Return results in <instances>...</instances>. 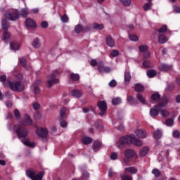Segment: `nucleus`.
<instances>
[{"label": "nucleus", "mask_w": 180, "mask_h": 180, "mask_svg": "<svg viewBox=\"0 0 180 180\" xmlns=\"http://www.w3.org/2000/svg\"><path fill=\"white\" fill-rule=\"evenodd\" d=\"M120 53L117 50H112L110 53L111 57H117L119 56Z\"/></svg>", "instance_id": "nucleus-55"}, {"label": "nucleus", "mask_w": 180, "mask_h": 180, "mask_svg": "<svg viewBox=\"0 0 180 180\" xmlns=\"http://www.w3.org/2000/svg\"><path fill=\"white\" fill-rule=\"evenodd\" d=\"M6 81V75H3L0 76V82H2L4 86H8V84H5Z\"/></svg>", "instance_id": "nucleus-46"}, {"label": "nucleus", "mask_w": 180, "mask_h": 180, "mask_svg": "<svg viewBox=\"0 0 180 180\" xmlns=\"http://www.w3.org/2000/svg\"><path fill=\"white\" fill-rule=\"evenodd\" d=\"M1 28L4 32L8 31L9 29V22H8V20L5 18L1 20Z\"/></svg>", "instance_id": "nucleus-26"}, {"label": "nucleus", "mask_w": 180, "mask_h": 180, "mask_svg": "<svg viewBox=\"0 0 180 180\" xmlns=\"http://www.w3.org/2000/svg\"><path fill=\"white\" fill-rule=\"evenodd\" d=\"M136 98L141 103H142V105H147V101H146V98H144V96H143L141 94H138L136 95Z\"/></svg>", "instance_id": "nucleus-29"}, {"label": "nucleus", "mask_w": 180, "mask_h": 180, "mask_svg": "<svg viewBox=\"0 0 180 180\" xmlns=\"http://www.w3.org/2000/svg\"><path fill=\"white\" fill-rule=\"evenodd\" d=\"M173 12L174 13H180V7L178 6H173Z\"/></svg>", "instance_id": "nucleus-59"}, {"label": "nucleus", "mask_w": 180, "mask_h": 180, "mask_svg": "<svg viewBox=\"0 0 180 180\" xmlns=\"http://www.w3.org/2000/svg\"><path fill=\"white\" fill-rule=\"evenodd\" d=\"M24 117H25V122L22 121L20 122V124L22 125V126H25V124H28L29 126H32L33 124V120H32V118H30V116H29V115L27 114H25L24 115Z\"/></svg>", "instance_id": "nucleus-14"}, {"label": "nucleus", "mask_w": 180, "mask_h": 180, "mask_svg": "<svg viewBox=\"0 0 180 180\" xmlns=\"http://www.w3.org/2000/svg\"><path fill=\"white\" fill-rule=\"evenodd\" d=\"M58 77V71L55 70L51 73L49 77V79L47 81V84L49 85V88H51L54 84H58V79H56Z\"/></svg>", "instance_id": "nucleus-5"}, {"label": "nucleus", "mask_w": 180, "mask_h": 180, "mask_svg": "<svg viewBox=\"0 0 180 180\" xmlns=\"http://www.w3.org/2000/svg\"><path fill=\"white\" fill-rule=\"evenodd\" d=\"M120 178L122 180H133V176L126 174L125 172L120 174Z\"/></svg>", "instance_id": "nucleus-39"}, {"label": "nucleus", "mask_w": 180, "mask_h": 180, "mask_svg": "<svg viewBox=\"0 0 180 180\" xmlns=\"http://www.w3.org/2000/svg\"><path fill=\"white\" fill-rule=\"evenodd\" d=\"M25 25L27 27H30L31 29H34L37 27V25L36 24V22L32 18H27L25 20Z\"/></svg>", "instance_id": "nucleus-11"}, {"label": "nucleus", "mask_w": 180, "mask_h": 180, "mask_svg": "<svg viewBox=\"0 0 180 180\" xmlns=\"http://www.w3.org/2000/svg\"><path fill=\"white\" fill-rule=\"evenodd\" d=\"M165 124L167 126H172L174 124V120L172 118H169L166 120Z\"/></svg>", "instance_id": "nucleus-56"}, {"label": "nucleus", "mask_w": 180, "mask_h": 180, "mask_svg": "<svg viewBox=\"0 0 180 180\" xmlns=\"http://www.w3.org/2000/svg\"><path fill=\"white\" fill-rule=\"evenodd\" d=\"M79 169L82 171V177L81 179H73L72 180H87L89 179V173L86 170H83L82 167H80Z\"/></svg>", "instance_id": "nucleus-12"}, {"label": "nucleus", "mask_w": 180, "mask_h": 180, "mask_svg": "<svg viewBox=\"0 0 180 180\" xmlns=\"http://www.w3.org/2000/svg\"><path fill=\"white\" fill-rule=\"evenodd\" d=\"M98 109L101 110L99 112L100 116H103L106 113V110L108 109V105H106V102L104 101L98 102Z\"/></svg>", "instance_id": "nucleus-8"}, {"label": "nucleus", "mask_w": 180, "mask_h": 180, "mask_svg": "<svg viewBox=\"0 0 180 180\" xmlns=\"http://www.w3.org/2000/svg\"><path fill=\"white\" fill-rule=\"evenodd\" d=\"M13 131L16 133L18 139H26L29 136V130L20 124H15L13 127Z\"/></svg>", "instance_id": "nucleus-2"}, {"label": "nucleus", "mask_w": 180, "mask_h": 180, "mask_svg": "<svg viewBox=\"0 0 180 180\" xmlns=\"http://www.w3.org/2000/svg\"><path fill=\"white\" fill-rule=\"evenodd\" d=\"M131 79V76L130 75V72H125L124 84L125 85H129Z\"/></svg>", "instance_id": "nucleus-27"}, {"label": "nucleus", "mask_w": 180, "mask_h": 180, "mask_svg": "<svg viewBox=\"0 0 180 180\" xmlns=\"http://www.w3.org/2000/svg\"><path fill=\"white\" fill-rule=\"evenodd\" d=\"M2 39L5 41V44H8L9 43V39H11V33L8 31H4Z\"/></svg>", "instance_id": "nucleus-20"}, {"label": "nucleus", "mask_w": 180, "mask_h": 180, "mask_svg": "<svg viewBox=\"0 0 180 180\" xmlns=\"http://www.w3.org/2000/svg\"><path fill=\"white\" fill-rule=\"evenodd\" d=\"M129 37L131 41H137V40H139V37H137V35L132 34L129 35Z\"/></svg>", "instance_id": "nucleus-58"}, {"label": "nucleus", "mask_w": 180, "mask_h": 180, "mask_svg": "<svg viewBox=\"0 0 180 180\" xmlns=\"http://www.w3.org/2000/svg\"><path fill=\"white\" fill-rule=\"evenodd\" d=\"M110 159L113 160H117V153H116L115 152L111 153Z\"/></svg>", "instance_id": "nucleus-64"}, {"label": "nucleus", "mask_w": 180, "mask_h": 180, "mask_svg": "<svg viewBox=\"0 0 180 180\" xmlns=\"http://www.w3.org/2000/svg\"><path fill=\"white\" fill-rule=\"evenodd\" d=\"M82 143L83 144H91L92 143V138L86 136L82 139Z\"/></svg>", "instance_id": "nucleus-38"}, {"label": "nucleus", "mask_w": 180, "mask_h": 180, "mask_svg": "<svg viewBox=\"0 0 180 180\" xmlns=\"http://www.w3.org/2000/svg\"><path fill=\"white\" fill-rule=\"evenodd\" d=\"M172 134L173 137H174L175 139H179L180 134L178 130L174 131Z\"/></svg>", "instance_id": "nucleus-61"}, {"label": "nucleus", "mask_w": 180, "mask_h": 180, "mask_svg": "<svg viewBox=\"0 0 180 180\" xmlns=\"http://www.w3.org/2000/svg\"><path fill=\"white\" fill-rule=\"evenodd\" d=\"M148 50V48L147 47V45L139 46V51L144 53V51H147Z\"/></svg>", "instance_id": "nucleus-52"}, {"label": "nucleus", "mask_w": 180, "mask_h": 180, "mask_svg": "<svg viewBox=\"0 0 180 180\" xmlns=\"http://www.w3.org/2000/svg\"><path fill=\"white\" fill-rule=\"evenodd\" d=\"M20 15H21L22 18H27V15H29V9L28 8H22L20 10Z\"/></svg>", "instance_id": "nucleus-37"}, {"label": "nucleus", "mask_w": 180, "mask_h": 180, "mask_svg": "<svg viewBox=\"0 0 180 180\" xmlns=\"http://www.w3.org/2000/svg\"><path fill=\"white\" fill-rule=\"evenodd\" d=\"M41 27H43V29H46V28L49 27V22H47V21H43L41 23Z\"/></svg>", "instance_id": "nucleus-62"}, {"label": "nucleus", "mask_w": 180, "mask_h": 180, "mask_svg": "<svg viewBox=\"0 0 180 180\" xmlns=\"http://www.w3.org/2000/svg\"><path fill=\"white\" fill-rule=\"evenodd\" d=\"M124 154L127 158H133L136 155V152L133 149H127Z\"/></svg>", "instance_id": "nucleus-17"}, {"label": "nucleus", "mask_w": 180, "mask_h": 180, "mask_svg": "<svg viewBox=\"0 0 180 180\" xmlns=\"http://www.w3.org/2000/svg\"><path fill=\"white\" fill-rule=\"evenodd\" d=\"M112 105H120L122 103V98L120 97H115L112 99Z\"/></svg>", "instance_id": "nucleus-36"}, {"label": "nucleus", "mask_w": 180, "mask_h": 180, "mask_svg": "<svg viewBox=\"0 0 180 180\" xmlns=\"http://www.w3.org/2000/svg\"><path fill=\"white\" fill-rule=\"evenodd\" d=\"M126 144H134L137 147H141L143 142L141 140L136 139V136L130 135L121 137L120 141L116 143V146L117 148H123Z\"/></svg>", "instance_id": "nucleus-1"}, {"label": "nucleus", "mask_w": 180, "mask_h": 180, "mask_svg": "<svg viewBox=\"0 0 180 180\" xmlns=\"http://www.w3.org/2000/svg\"><path fill=\"white\" fill-rule=\"evenodd\" d=\"M162 137V129H157L153 132V138L155 140H158Z\"/></svg>", "instance_id": "nucleus-24"}, {"label": "nucleus", "mask_w": 180, "mask_h": 180, "mask_svg": "<svg viewBox=\"0 0 180 180\" xmlns=\"http://www.w3.org/2000/svg\"><path fill=\"white\" fill-rule=\"evenodd\" d=\"M160 110H161V107L158 105H155L153 108L150 110V116L151 117H157V115L160 114Z\"/></svg>", "instance_id": "nucleus-9"}, {"label": "nucleus", "mask_w": 180, "mask_h": 180, "mask_svg": "<svg viewBox=\"0 0 180 180\" xmlns=\"http://www.w3.org/2000/svg\"><path fill=\"white\" fill-rule=\"evenodd\" d=\"M152 174H153V175H155V176L157 178L160 175H161V172H160V170H158V169H153L152 170Z\"/></svg>", "instance_id": "nucleus-48"}, {"label": "nucleus", "mask_w": 180, "mask_h": 180, "mask_svg": "<svg viewBox=\"0 0 180 180\" xmlns=\"http://www.w3.org/2000/svg\"><path fill=\"white\" fill-rule=\"evenodd\" d=\"M143 67H144V68H151V62L148 60H144L143 63Z\"/></svg>", "instance_id": "nucleus-45"}, {"label": "nucleus", "mask_w": 180, "mask_h": 180, "mask_svg": "<svg viewBox=\"0 0 180 180\" xmlns=\"http://www.w3.org/2000/svg\"><path fill=\"white\" fill-rule=\"evenodd\" d=\"M36 131L37 136L39 137H41L42 139H46V137H47V135L49 134V131H47V129L44 128H37Z\"/></svg>", "instance_id": "nucleus-10"}, {"label": "nucleus", "mask_w": 180, "mask_h": 180, "mask_svg": "<svg viewBox=\"0 0 180 180\" xmlns=\"http://www.w3.org/2000/svg\"><path fill=\"white\" fill-rule=\"evenodd\" d=\"M108 85L109 86H110V88H115V86L117 85V82H116V80L112 79L109 82Z\"/></svg>", "instance_id": "nucleus-53"}, {"label": "nucleus", "mask_w": 180, "mask_h": 180, "mask_svg": "<svg viewBox=\"0 0 180 180\" xmlns=\"http://www.w3.org/2000/svg\"><path fill=\"white\" fill-rule=\"evenodd\" d=\"M14 115L17 120H19V119H20V112L19 111V110L15 109L14 110Z\"/></svg>", "instance_id": "nucleus-51"}, {"label": "nucleus", "mask_w": 180, "mask_h": 180, "mask_svg": "<svg viewBox=\"0 0 180 180\" xmlns=\"http://www.w3.org/2000/svg\"><path fill=\"white\" fill-rule=\"evenodd\" d=\"M10 49H11V50H13V51H18V50H19V49H20V44H19L16 41L11 42L10 43Z\"/></svg>", "instance_id": "nucleus-15"}, {"label": "nucleus", "mask_w": 180, "mask_h": 180, "mask_svg": "<svg viewBox=\"0 0 180 180\" xmlns=\"http://www.w3.org/2000/svg\"><path fill=\"white\" fill-rule=\"evenodd\" d=\"M93 29H95L96 30H102L103 29V24H98L96 22L93 24Z\"/></svg>", "instance_id": "nucleus-41"}, {"label": "nucleus", "mask_w": 180, "mask_h": 180, "mask_svg": "<svg viewBox=\"0 0 180 180\" xmlns=\"http://www.w3.org/2000/svg\"><path fill=\"white\" fill-rule=\"evenodd\" d=\"M60 20L63 23H68V16L65 14L63 16L60 17Z\"/></svg>", "instance_id": "nucleus-54"}, {"label": "nucleus", "mask_w": 180, "mask_h": 180, "mask_svg": "<svg viewBox=\"0 0 180 180\" xmlns=\"http://www.w3.org/2000/svg\"><path fill=\"white\" fill-rule=\"evenodd\" d=\"M106 44L108 47H115V40L110 35L106 37Z\"/></svg>", "instance_id": "nucleus-19"}, {"label": "nucleus", "mask_w": 180, "mask_h": 180, "mask_svg": "<svg viewBox=\"0 0 180 180\" xmlns=\"http://www.w3.org/2000/svg\"><path fill=\"white\" fill-rule=\"evenodd\" d=\"M124 6H129L131 5V0H120Z\"/></svg>", "instance_id": "nucleus-50"}, {"label": "nucleus", "mask_w": 180, "mask_h": 180, "mask_svg": "<svg viewBox=\"0 0 180 180\" xmlns=\"http://www.w3.org/2000/svg\"><path fill=\"white\" fill-rule=\"evenodd\" d=\"M83 31V27L82 25L78 24L77 25H76V27H75V33H81V32Z\"/></svg>", "instance_id": "nucleus-44"}, {"label": "nucleus", "mask_w": 180, "mask_h": 180, "mask_svg": "<svg viewBox=\"0 0 180 180\" xmlns=\"http://www.w3.org/2000/svg\"><path fill=\"white\" fill-rule=\"evenodd\" d=\"M159 70L160 71H171L172 70V65L162 63L159 66Z\"/></svg>", "instance_id": "nucleus-18"}, {"label": "nucleus", "mask_w": 180, "mask_h": 180, "mask_svg": "<svg viewBox=\"0 0 180 180\" xmlns=\"http://www.w3.org/2000/svg\"><path fill=\"white\" fill-rule=\"evenodd\" d=\"M102 148V143L98 141H95L93 143V150L94 151H98Z\"/></svg>", "instance_id": "nucleus-22"}, {"label": "nucleus", "mask_w": 180, "mask_h": 180, "mask_svg": "<svg viewBox=\"0 0 180 180\" xmlns=\"http://www.w3.org/2000/svg\"><path fill=\"white\" fill-rule=\"evenodd\" d=\"M124 173L125 174H131L132 175H135L138 172V169L136 167H126L124 169Z\"/></svg>", "instance_id": "nucleus-13"}, {"label": "nucleus", "mask_w": 180, "mask_h": 180, "mask_svg": "<svg viewBox=\"0 0 180 180\" xmlns=\"http://www.w3.org/2000/svg\"><path fill=\"white\" fill-rule=\"evenodd\" d=\"M27 63V60L25 58H22L20 60V64L22 65V67L25 68V70H27V66L26 65Z\"/></svg>", "instance_id": "nucleus-42"}, {"label": "nucleus", "mask_w": 180, "mask_h": 180, "mask_svg": "<svg viewBox=\"0 0 180 180\" xmlns=\"http://www.w3.org/2000/svg\"><path fill=\"white\" fill-rule=\"evenodd\" d=\"M160 114L162 115V117H168V116H169V112L167 110H162L160 112Z\"/></svg>", "instance_id": "nucleus-49"}, {"label": "nucleus", "mask_w": 180, "mask_h": 180, "mask_svg": "<svg viewBox=\"0 0 180 180\" xmlns=\"http://www.w3.org/2000/svg\"><path fill=\"white\" fill-rule=\"evenodd\" d=\"M8 86L13 92L25 91V84L20 81H8Z\"/></svg>", "instance_id": "nucleus-3"}, {"label": "nucleus", "mask_w": 180, "mask_h": 180, "mask_svg": "<svg viewBox=\"0 0 180 180\" xmlns=\"http://www.w3.org/2000/svg\"><path fill=\"white\" fill-rule=\"evenodd\" d=\"M158 40L160 44H165V43H167V41H168V38H167V37L164 34H160Z\"/></svg>", "instance_id": "nucleus-25"}, {"label": "nucleus", "mask_w": 180, "mask_h": 180, "mask_svg": "<svg viewBox=\"0 0 180 180\" xmlns=\"http://www.w3.org/2000/svg\"><path fill=\"white\" fill-rule=\"evenodd\" d=\"M168 101H169V97L165 96H163L162 101L158 104V105H159V108H164V106H167V105L168 104Z\"/></svg>", "instance_id": "nucleus-21"}, {"label": "nucleus", "mask_w": 180, "mask_h": 180, "mask_svg": "<svg viewBox=\"0 0 180 180\" xmlns=\"http://www.w3.org/2000/svg\"><path fill=\"white\" fill-rule=\"evenodd\" d=\"M70 79L72 81H79V75L75 73H71L70 75Z\"/></svg>", "instance_id": "nucleus-40"}, {"label": "nucleus", "mask_w": 180, "mask_h": 180, "mask_svg": "<svg viewBox=\"0 0 180 180\" xmlns=\"http://www.w3.org/2000/svg\"><path fill=\"white\" fill-rule=\"evenodd\" d=\"M135 134L140 139H146L147 137V132L143 129H137L135 131Z\"/></svg>", "instance_id": "nucleus-16"}, {"label": "nucleus", "mask_w": 180, "mask_h": 180, "mask_svg": "<svg viewBox=\"0 0 180 180\" xmlns=\"http://www.w3.org/2000/svg\"><path fill=\"white\" fill-rule=\"evenodd\" d=\"M124 161V164H125L126 165H129V163L130 162V161H131V158H124L123 159Z\"/></svg>", "instance_id": "nucleus-63"}, {"label": "nucleus", "mask_w": 180, "mask_h": 180, "mask_svg": "<svg viewBox=\"0 0 180 180\" xmlns=\"http://www.w3.org/2000/svg\"><path fill=\"white\" fill-rule=\"evenodd\" d=\"M148 151H150V149L148 148V147L145 146L140 150L139 154L141 157H146V155L148 154Z\"/></svg>", "instance_id": "nucleus-28"}, {"label": "nucleus", "mask_w": 180, "mask_h": 180, "mask_svg": "<svg viewBox=\"0 0 180 180\" xmlns=\"http://www.w3.org/2000/svg\"><path fill=\"white\" fill-rule=\"evenodd\" d=\"M151 6H153V3L151 2H148V3H146L143 5V10L147 11H150V9H151Z\"/></svg>", "instance_id": "nucleus-43"}, {"label": "nucleus", "mask_w": 180, "mask_h": 180, "mask_svg": "<svg viewBox=\"0 0 180 180\" xmlns=\"http://www.w3.org/2000/svg\"><path fill=\"white\" fill-rule=\"evenodd\" d=\"M167 27L166 25L162 26L161 28H160L159 30H158V33H165V32H167Z\"/></svg>", "instance_id": "nucleus-47"}, {"label": "nucleus", "mask_w": 180, "mask_h": 180, "mask_svg": "<svg viewBox=\"0 0 180 180\" xmlns=\"http://www.w3.org/2000/svg\"><path fill=\"white\" fill-rule=\"evenodd\" d=\"M127 102L128 104H129L131 106H134L135 105H137V100L134 98L133 96L127 97Z\"/></svg>", "instance_id": "nucleus-23"}, {"label": "nucleus", "mask_w": 180, "mask_h": 180, "mask_svg": "<svg viewBox=\"0 0 180 180\" xmlns=\"http://www.w3.org/2000/svg\"><path fill=\"white\" fill-rule=\"evenodd\" d=\"M22 143L24 146H27V147H31L32 148L34 147V143L30 142L28 139H22Z\"/></svg>", "instance_id": "nucleus-30"}, {"label": "nucleus", "mask_w": 180, "mask_h": 180, "mask_svg": "<svg viewBox=\"0 0 180 180\" xmlns=\"http://www.w3.org/2000/svg\"><path fill=\"white\" fill-rule=\"evenodd\" d=\"M98 70L100 74H103V72H106L108 74L112 71V69L108 66H105L103 61H100L98 63Z\"/></svg>", "instance_id": "nucleus-7"}, {"label": "nucleus", "mask_w": 180, "mask_h": 180, "mask_svg": "<svg viewBox=\"0 0 180 180\" xmlns=\"http://www.w3.org/2000/svg\"><path fill=\"white\" fill-rule=\"evenodd\" d=\"M32 46L34 49H39L41 44H40V39L39 38H35L32 41Z\"/></svg>", "instance_id": "nucleus-32"}, {"label": "nucleus", "mask_w": 180, "mask_h": 180, "mask_svg": "<svg viewBox=\"0 0 180 180\" xmlns=\"http://www.w3.org/2000/svg\"><path fill=\"white\" fill-rule=\"evenodd\" d=\"M66 110H67V108H65V107H63L60 109V117H64V116H65Z\"/></svg>", "instance_id": "nucleus-57"}, {"label": "nucleus", "mask_w": 180, "mask_h": 180, "mask_svg": "<svg viewBox=\"0 0 180 180\" xmlns=\"http://www.w3.org/2000/svg\"><path fill=\"white\" fill-rule=\"evenodd\" d=\"M152 101H154L155 102H158L160 99H161V95L158 92H156L151 96Z\"/></svg>", "instance_id": "nucleus-33"}, {"label": "nucleus", "mask_w": 180, "mask_h": 180, "mask_svg": "<svg viewBox=\"0 0 180 180\" xmlns=\"http://www.w3.org/2000/svg\"><path fill=\"white\" fill-rule=\"evenodd\" d=\"M147 75L149 78H154L157 75V70H149L147 71Z\"/></svg>", "instance_id": "nucleus-35"}, {"label": "nucleus", "mask_w": 180, "mask_h": 180, "mask_svg": "<svg viewBox=\"0 0 180 180\" xmlns=\"http://www.w3.org/2000/svg\"><path fill=\"white\" fill-rule=\"evenodd\" d=\"M19 11H6L5 14V18L8 19V20H11L12 22H16L19 19Z\"/></svg>", "instance_id": "nucleus-6"}, {"label": "nucleus", "mask_w": 180, "mask_h": 180, "mask_svg": "<svg viewBox=\"0 0 180 180\" xmlns=\"http://www.w3.org/2000/svg\"><path fill=\"white\" fill-rule=\"evenodd\" d=\"M72 96L75 98H81L82 96V92L78 89H74L72 91Z\"/></svg>", "instance_id": "nucleus-31"}, {"label": "nucleus", "mask_w": 180, "mask_h": 180, "mask_svg": "<svg viewBox=\"0 0 180 180\" xmlns=\"http://www.w3.org/2000/svg\"><path fill=\"white\" fill-rule=\"evenodd\" d=\"M134 90L136 92H143L144 91V86L137 83L135 84Z\"/></svg>", "instance_id": "nucleus-34"}, {"label": "nucleus", "mask_w": 180, "mask_h": 180, "mask_svg": "<svg viewBox=\"0 0 180 180\" xmlns=\"http://www.w3.org/2000/svg\"><path fill=\"white\" fill-rule=\"evenodd\" d=\"M60 124L62 127L65 128V127H67L68 124L67 123V121H65L64 120H60Z\"/></svg>", "instance_id": "nucleus-60"}, {"label": "nucleus", "mask_w": 180, "mask_h": 180, "mask_svg": "<svg viewBox=\"0 0 180 180\" xmlns=\"http://www.w3.org/2000/svg\"><path fill=\"white\" fill-rule=\"evenodd\" d=\"M26 175L32 180H43L44 172H40L36 174V171L28 169L26 171Z\"/></svg>", "instance_id": "nucleus-4"}]
</instances>
